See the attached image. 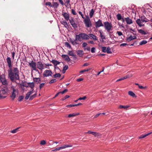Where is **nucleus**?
<instances>
[{"mask_svg":"<svg viewBox=\"0 0 152 152\" xmlns=\"http://www.w3.org/2000/svg\"><path fill=\"white\" fill-rule=\"evenodd\" d=\"M7 72L8 77L11 82H15L16 80H20L19 75L13 73L12 69L8 70Z\"/></svg>","mask_w":152,"mask_h":152,"instance_id":"nucleus-1","label":"nucleus"},{"mask_svg":"<svg viewBox=\"0 0 152 152\" xmlns=\"http://www.w3.org/2000/svg\"><path fill=\"white\" fill-rule=\"evenodd\" d=\"M104 26L105 29L107 31H109L112 28V24L108 21H106L104 23Z\"/></svg>","mask_w":152,"mask_h":152,"instance_id":"nucleus-2","label":"nucleus"},{"mask_svg":"<svg viewBox=\"0 0 152 152\" xmlns=\"http://www.w3.org/2000/svg\"><path fill=\"white\" fill-rule=\"evenodd\" d=\"M78 36L80 38L81 41L82 39H89V37L86 34L84 33H81Z\"/></svg>","mask_w":152,"mask_h":152,"instance_id":"nucleus-3","label":"nucleus"},{"mask_svg":"<svg viewBox=\"0 0 152 152\" xmlns=\"http://www.w3.org/2000/svg\"><path fill=\"white\" fill-rule=\"evenodd\" d=\"M84 22L86 25V26L88 28L91 26V24L90 20L88 17L84 20Z\"/></svg>","mask_w":152,"mask_h":152,"instance_id":"nucleus-4","label":"nucleus"},{"mask_svg":"<svg viewBox=\"0 0 152 152\" xmlns=\"http://www.w3.org/2000/svg\"><path fill=\"white\" fill-rule=\"evenodd\" d=\"M52 72L50 70H46L43 73V76L44 77H47L49 76H52Z\"/></svg>","mask_w":152,"mask_h":152,"instance_id":"nucleus-5","label":"nucleus"},{"mask_svg":"<svg viewBox=\"0 0 152 152\" xmlns=\"http://www.w3.org/2000/svg\"><path fill=\"white\" fill-rule=\"evenodd\" d=\"M29 65L30 67L32 68L33 70L39 72L38 70L36 69V63L34 62L33 61H32L30 63H29Z\"/></svg>","mask_w":152,"mask_h":152,"instance_id":"nucleus-6","label":"nucleus"},{"mask_svg":"<svg viewBox=\"0 0 152 152\" xmlns=\"http://www.w3.org/2000/svg\"><path fill=\"white\" fill-rule=\"evenodd\" d=\"M69 22L72 26L74 28L77 27V24L75 22V19L73 18H71L70 20H69Z\"/></svg>","mask_w":152,"mask_h":152,"instance_id":"nucleus-7","label":"nucleus"},{"mask_svg":"<svg viewBox=\"0 0 152 152\" xmlns=\"http://www.w3.org/2000/svg\"><path fill=\"white\" fill-rule=\"evenodd\" d=\"M95 26L96 28L103 26V25L102 23V21L100 19H99L97 21L95 22Z\"/></svg>","mask_w":152,"mask_h":152,"instance_id":"nucleus-8","label":"nucleus"},{"mask_svg":"<svg viewBox=\"0 0 152 152\" xmlns=\"http://www.w3.org/2000/svg\"><path fill=\"white\" fill-rule=\"evenodd\" d=\"M11 88L13 90V91L12 93V94L10 96V97L11 98L12 100H14L15 98L16 97V95L15 94V92L16 91V90L15 89L14 87L13 86H12L11 87Z\"/></svg>","mask_w":152,"mask_h":152,"instance_id":"nucleus-9","label":"nucleus"},{"mask_svg":"<svg viewBox=\"0 0 152 152\" xmlns=\"http://www.w3.org/2000/svg\"><path fill=\"white\" fill-rule=\"evenodd\" d=\"M37 68L39 69L42 70L45 68V66L43 64L41 61L37 62Z\"/></svg>","mask_w":152,"mask_h":152,"instance_id":"nucleus-10","label":"nucleus"},{"mask_svg":"<svg viewBox=\"0 0 152 152\" xmlns=\"http://www.w3.org/2000/svg\"><path fill=\"white\" fill-rule=\"evenodd\" d=\"M6 61L9 69H12V66L11 58L10 57H7Z\"/></svg>","mask_w":152,"mask_h":152,"instance_id":"nucleus-11","label":"nucleus"},{"mask_svg":"<svg viewBox=\"0 0 152 152\" xmlns=\"http://www.w3.org/2000/svg\"><path fill=\"white\" fill-rule=\"evenodd\" d=\"M62 15L66 20L68 21L69 20V16L68 14L65 12H62Z\"/></svg>","mask_w":152,"mask_h":152,"instance_id":"nucleus-12","label":"nucleus"},{"mask_svg":"<svg viewBox=\"0 0 152 152\" xmlns=\"http://www.w3.org/2000/svg\"><path fill=\"white\" fill-rule=\"evenodd\" d=\"M125 20L128 24H130L133 23L132 20L128 17L125 18Z\"/></svg>","mask_w":152,"mask_h":152,"instance_id":"nucleus-13","label":"nucleus"},{"mask_svg":"<svg viewBox=\"0 0 152 152\" xmlns=\"http://www.w3.org/2000/svg\"><path fill=\"white\" fill-rule=\"evenodd\" d=\"M28 86L31 88L30 91L33 92L34 90V83H28Z\"/></svg>","mask_w":152,"mask_h":152,"instance_id":"nucleus-14","label":"nucleus"},{"mask_svg":"<svg viewBox=\"0 0 152 152\" xmlns=\"http://www.w3.org/2000/svg\"><path fill=\"white\" fill-rule=\"evenodd\" d=\"M62 58H65L66 61L69 62L70 61V59L69 56L67 55H62L61 56Z\"/></svg>","mask_w":152,"mask_h":152,"instance_id":"nucleus-15","label":"nucleus"},{"mask_svg":"<svg viewBox=\"0 0 152 152\" xmlns=\"http://www.w3.org/2000/svg\"><path fill=\"white\" fill-rule=\"evenodd\" d=\"M67 54L70 56H72L74 57L73 58L74 59H75L76 57V55L74 54V53L72 51H70L68 50L67 52Z\"/></svg>","mask_w":152,"mask_h":152,"instance_id":"nucleus-16","label":"nucleus"},{"mask_svg":"<svg viewBox=\"0 0 152 152\" xmlns=\"http://www.w3.org/2000/svg\"><path fill=\"white\" fill-rule=\"evenodd\" d=\"M136 23L140 27L144 26V24H142V21L140 19H138L136 21Z\"/></svg>","mask_w":152,"mask_h":152,"instance_id":"nucleus-17","label":"nucleus"},{"mask_svg":"<svg viewBox=\"0 0 152 152\" xmlns=\"http://www.w3.org/2000/svg\"><path fill=\"white\" fill-rule=\"evenodd\" d=\"M137 38V37L135 36H130L127 39V40L129 42L130 41L134 39H136Z\"/></svg>","mask_w":152,"mask_h":152,"instance_id":"nucleus-18","label":"nucleus"},{"mask_svg":"<svg viewBox=\"0 0 152 152\" xmlns=\"http://www.w3.org/2000/svg\"><path fill=\"white\" fill-rule=\"evenodd\" d=\"M141 20L142 22H147L148 21V19H147L146 18V17H145V16H141Z\"/></svg>","mask_w":152,"mask_h":152,"instance_id":"nucleus-19","label":"nucleus"},{"mask_svg":"<svg viewBox=\"0 0 152 152\" xmlns=\"http://www.w3.org/2000/svg\"><path fill=\"white\" fill-rule=\"evenodd\" d=\"M12 71L13 73H15L16 74L19 75V71L17 68H14Z\"/></svg>","mask_w":152,"mask_h":152,"instance_id":"nucleus-20","label":"nucleus"},{"mask_svg":"<svg viewBox=\"0 0 152 152\" xmlns=\"http://www.w3.org/2000/svg\"><path fill=\"white\" fill-rule=\"evenodd\" d=\"M33 93V92L31 91H30L29 92H28L26 94V96L25 97V99L26 100H27L29 97L30 95L32 94Z\"/></svg>","mask_w":152,"mask_h":152,"instance_id":"nucleus-21","label":"nucleus"},{"mask_svg":"<svg viewBox=\"0 0 152 152\" xmlns=\"http://www.w3.org/2000/svg\"><path fill=\"white\" fill-rule=\"evenodd\" d=\"M152 133V132H150L149 133H148V134H145V135H141L140 137H139L138 138L139 139L144 138L145 137L147 136L148 135Z\"/></svg>","mask_w":152,"mask_h":152,"instance_id":"nucleus-22","label":"nucleus"},{"mask_svg":"<svg viewBox=\"0 0 152 152\" xmlns=\"http://www.w3.org/2000/svg\"><path fill=\"white\" fill-rule=\"evenodd\" d=\"M77 53L80 57H82L83 55V51L81 50H78Z\"/></svg>","mask_w":152,"mask_h":152,"instance_id":"nucleus-23","label":"nucleus"},{"mask_svg":"<svg viewBox=\"0 0 152 152\" xmlns=\"http://www.w3.org/2000/svg\"><path fill=\"white\" fill-rule=\"evenodd\" d=\"M128 94L129 95L132 96L133 97H136V95L132 91H129L128 92Z\"/></svg>","mask_w":152,"mask_h":152,"instance_id":"nucleus-24","label":"nucleus"},{"mask_svg":"<svg viewBox=\"0 0 152 152\" xmlns=\"http://www.w3.org/2000/svg\"><path fill=\"white\" fill-rule=\"evenodd\" d=\"M138 32L142 35H145L146 34V32L144 30L140 29H138Z\"/></svg>","mask_w":152,"mask_h":152,"instance_id":"nucleus-25","label":"nucleus"},{"mask_svg":"<svg viewBox=\"0 0 152 152\" xmlns=\"http://www.w3.org/2000/svg\"><path fill=\"white\" fill-rule=\"evenodd\" d=\"M51 62L55 66L59 64L60 63V62L55 60H52L51 61Z\"/></svg>","mask_w":152,"mask_h":152,"instance_id":"nucleus-26","label":"nucleus"},{"mask_svg":"<svg viewBox=\"0 0 152 152\" xmlns=\"http://www.w3.org/2000/svg\"><path fill=\"white\" fill-rule=\"evenodd\" d=\"M79 115V113H73L72 114H70L68 115V117L69 118H70L72 117H74L76 115Z\"/></svg>","mask_w":152,"mask_h":152,"instance_id":"nucleus-27","label":"nucleus"},{"mask_svg":"<svg viewBox=\"0 0 152 152\" xmlns=\"http://www.w3.org/2000/svg\"><path fill=\"white\" fill-rule=\"evenodd\" d=\"M33 80L34 82H37L38 83H40L41 80L40 78L39 77L34 78H33Z\"/></svg>","mask_w":152,"mask_h":152,"instance_id":"nucleus-28","label":"nucleus"},{"mask_svg":"<svg viewBox=\"0 0 152 152\" xmlns=\"http://www.w3.org/2000/svg\"><path fill=\"white\" fill-rule=\"evenodd\" d=\"M89 36L90 37L92 38L94 40H96L97 39L96 38V36L92 34H90Z\"/></svg>","mask_w":152,"mask_h":152,"instance_id":"nucleus-29","label":"nucleus"},{"mask_svg":"<svg viewBox=\"0 0 152 152\" xmlns=\"http://www.w3.org/2000/svg\"><path fill=\"white\" fill-rule=\"evenodd\" d=\"M86 133H88L89 134H91L92 135H94L95 136H96L97 133L96 132H91L90 130L88 131V132Z\"/></svg>","mask_w":152,"mask_h":152,"instance_id":"nucleus-30","label":"nucleus"},{"mask_svg":"<svg viewBox=\"0 0 152 152\" xmlns=\"http://www.w3.org/2000/svg\"><path fill=\"white\" fill-rule=\"evenodd\" d=\"M129 75H127V76H126V77H122L121 78H120V79H118L117 80H116V82H118V81H121V80H123L125 79H126L128 78H129Z\"/></svg>","mask_w":152,"mask_h":152,"instance_id":"nucleus-31","label":"nucleus"},{"mask_svg":"<svg viewBox=\"0 0 152 152\" xmlns=\"http://www.w3.org/2000/svg\"><path fill=\"white\" fill-rule=\"evenodd\" d=\"M61 76V74L59 73H57L53 76V77L55 78H59Z\"/></svg>","mask_w":152,"mask_h":152,"instance_id":"nucleus-32","label":"nucleus"},{"mask_svg":"<svg viewBox=\"0 0 152 152\" xmlns=\"http://www.w3.org/2000/svg\"><path fill=\"white\" fill-rule=\"evenodd\" d=\"M53 5L54 8H56L58 6V4L56 2H53Z\"/></svg>","mask_w":152,"mask_h":152,"instance_id":"nucleus-33","label":"nucleus"},{"mask_svg":"<svg viewBox=\"0 0 152 152\" xmlns=\"http://www.w3.org/2000/svg\"><path fill=\"white\" fill-rule=\"evenodd\" d=\"M20 128V127L17 128L13 130H12L11 131V132L12 133H13V134L16 133L18 131V129Z\"/></svg>","mask_w":152,"mask_h":152,"instance_id":"nucleus-34","label":"nucleus"},{"mask_svg":"<svg viewBox=\"0 0 152 152\" xmlns=\"http://www.w3.org/2000/svg\"><path fill=\"white\" fill-rule=\"evenodd\" d=\"M94 11L93 9H91L89 15L90 18H92L94 14Z\"/></svg>","mask_w":152,"mask_h":152,"instance_id":"nucleus-35","label":"nucleus"},{"mask_svg":"<svg viewBox=\"0 0 152 152\" xmlns=\"http://www.w3.org/2000/svg\"><path fill=\"white\" fill-rule=\"evenodd\" d=\"M76 42V41L78 40L79 41L81 42V39L80 38L79 36H78V35H76L75 36V39L74 40Z\"/></svg>","mask_w":152,"mask_h":152,"instance_id":"nucleus-36","label":"nucleus"},{"mask_svg":"<svg viewBox=\"0 0 152 152\" xmlns=\"http://www.w3.org/2000/svg\"><path fill=\"white\" fill-rule=\"evenodd\" d=\"M70 41L71 43L73 45H75L77 44V43L76 42H75V41L72 40L71 39H70Z\"/></svg>","mask_w":152,"mask_h":152,"instance_id":"nucleus-37","label":"nucleus"},{"mask_svg":"<svg viewBox=\"0 0 152 152\" xmlns=\"http://www.w3.org/2000/svg\"><path fill=\"white\" fill-rule=\"evenodd\" d=\"M107 52L108 53H112L110 48L109 47H108L107 48Z\"/></svg>","mask_w":152,"mask_h":152,"instance_id":"nucleus-38","label":"nucleus"},{"mask_svg":"<svg viewBox=\"0 0 152 152\" xmlns=\"http://www.w3.org/2000/svg\"><path fill=\"white\" fill-rule=\"evenodd\" d=\"M37 94V93H36L32 95V96H30V98H29V100H32L36 96Z\"/></svg>","mask_w":152,"mask_h":152,"instance_id":"nucleus-39","label":"nucleus"},{"mask_svg":"<svg viewBox=\"0 0 152 152\" xmlns=\"http://www.w3.org/2000/svg\"><path fill=\"white\" fill-rule=\"evenodd\" d=\"M147 42V41L145 40H143L142 41L140 42V45H142L146 44Z\"/></svg>","mask_w":152,"mask_h":152,"instance_id":"nucleus-40","label":"nucleus"},{"mask_svg":"<svg viewBox=\"0 0 152 152\" xmlns=\"http://www.w3.org/2000/svg\"><path fill=\"white\" fill-rule=\"evenodd\" d=\"M61 23L63 25L66 27L68 26L67 23L65 21H63L62 22H61Z\"/></svg>","mask_w":152,"mask_h":152,"instance_id":"nucleus-41","label":"nucleus"},{"mask_svg":"<svg viewBox=\"0 0 152 152\" xmlns=\"http://www.w3.org/2000/svg\"><path fill=\"white\" fill-rule=\"evenodd\" d=\"M90 70H91L90 68L88 69H84V70H83L80 71V73H83L84 72H88Z\"/></svg>","mask_w":152,"mask_h":152,"instance_id":"nucleus-42","label":"nucleus"},{"mask_svg":"<svg viewBox=\"0 0 152 152\" xmlns=\"http://www.w3.org/2000/svg\"><path fill=\"white\" fill-rule=\"evenodd\" d=\"M117 18L118 20H121V16L120 14H118L116 15Z\"/></svg>","mask_w":152,"mask_h":152,"instance_id":"nucleus-43","label":"nucleus"},{"mask_svg":"<svg viewBox=\"0 0 152 152\" xmlns=\"http://www.w3.org/2000/svg\"><path fill=\"white\" fill-rule=\"evenodd\" d=\"M102 51L104 53H106L107 52V48L106 47H102Z\"/></svg>","mask_w":152,"mask_h":152,"instance_id":"nucleus-44","label":"nucleus"},{"mask_svg":"<svg viewBox=\"0 0 152 152\" xmlns=\"http://www.w3.org/2000/svg\"><path fill=\"white\" fill-rule=\"evenodd\" d=\"M65 44L67 47H69V48H71V46L69 44V43H68V42H65Z\"/></svg>","mask_w":152,"mask_h":152,"instance_id":"nucleus-45","label":"nucleus"},{"mask_svg":"<svg viewBox=\"0 0 152 152\" xmlns=\"http://www.w3.org/2000/svg\"><path fill=\"white\" fill-rule=\"evenodd\" d=\"M70 1L69 0H68L66 1V2L65 3V5L66 7H67L68 6H69V3Z\"/></svg>","mask_w":152,"mask_h":152,"instance_id":"nucleus-46","label":"nucleus"},{"mask_svg":"<svg viewBox=\"0 0 152 152\" xmlns=\"http://www.w3.org/2000/svg\"><path fill=\"white\" fill-rule=\"evenodd\" d=\"M128 107V106H126L123 105H120L119 106V108L120 109L124 108V109H126Z\"/></svg>","mask_w":152,"mask_h":152,"instance_id":"nucleus-47","label":"nucleus"},{"mask_svg":"<svg viewBox=\"0 0 152 152\" xmlns=\"http://www.w3.org/2000/svg\"><path fill=\"white\" fill-rule=\"evenodd\" d=\"M69 95H66L65 96V97H64V98H62L61 99V100L62 101H64V100H65L67 98H69Z\"/></svg>","mask_w":152,"mask_h":152,"instance_id":"nucleus-48","label":"nucleus"},{"mask_svg":"<svg viewBox=\"0 0 152 152\" xmlns=\"http://www.w3.org/2000/svg\"><path fill=\"white\" fill-rule=\"evenodd\" d=\"M68 91V90L67 89H65L64 91H62L60 92V94H63L64 93Z\"/></svg>","mask_w":152,"mask_h":152,"instance_id":"nucleus-49","label":"nucleus"},{"mask_svg":"<svg viewBox=\"0 0 152 152\" xmlns=\"http://www.w3.org/2000/svg\"><path fill=\"white\" fill-rule=\"evenodd\" d=\"M56 81V80L55 79H53L51 80L49 82L50 84H51L54 83Z\"/></svg>","mask_w":152,"mask_h":152,"instance_id":"nucleus-50","label":"nucleus"},{"mask_svg":"<svg viewBox=\"0 0 152 152\" xmlns=\"http://www.w3.org/2000/svg\"><path fill=\"white\" fill-rule=\"evenodd\" d=\"M45 85V83H42L40 84L39 86V88L41 89L42 88H43Z\"/></svg>","mask_w":152,"mask_h":152,"instance_id":"nucleus-51","label":"nucleus"},{"mask_svg":"<svg viewBox=\"0 0 152 152\" xmlns=\"http://www.w3.org/2000/svg\"><path fill=\"white\" fill-rule=\"evenodd\" d=\"M46 143V142L45 140H43L40 142V144L41 145H44Z\"/></svg>","mask_w":152,"mask_h":152,"instance_id":"nucleus-52","label":"nucleus"},{"mask_svg":"<svg viewBox=\"0 0 152 152\" xmlns=\"http://www.w3.org/2000/svg\"><path fill=\"white\" fill-rule=\"evenodd\" d=\"M45 4L46 5L49 6L50 7H52L51 3L50 2H47Z\"/></svg>","mask_w":152,"mask_h":152,"instance_id":"nucleus-53","label":"nucleus"},{"mask_svg":"<svg viewBox=\"0 0 152 152\" xmlns=\"http://www.w3.org/2000/svg\"><path fill=\"white\" fill-rule=\"evenodd\" d=\"M78 13L83 18V19L84 18V16H83V14L82 12H81L80 11H78Z\"/></svg>","mask_w":152,"mask_h":152,"instance_id":"nucleus-54","label":"nucleus"},{"mask_svg":"<svg viewBox=\"0 0 152 152\" xmlns=\"http://www.w3.org/2000/svg\"><path fill=\"white\" fill-rule=\"evenodd\" d=\"M86 98V96H84L83 97H80L77 100H85Z\"/></svg>","mask_w":152,"mask_h":152,"instance_id":"nucleus-55","label":"nucleus"},{"mask_svg":"<svg viewBox=\"0 0 152 152\" xmlns=\"http://www.w3.org/2000/svg\"><path fill=\"white\" fill-rule=\"evenodd\" d=\"M68 68V66L67 65H66L64 67L63 69V71H66L67 69Z\"/></svg>","mask_w":152,"mask_h":152,"instance_id":"nucleus-56","label":"nucleus"},{"mask_svg":"<svg viewBox=\"0 0 152 152\" xmlns=\"http://www.w3.org/2000/svg\"><path fill=\"white\" fill-rule=\"evenodd\" d=\"M60 149H61L60 148V147H58V148H56V149H54V150H52V151H59V150Z\"/></svg>","mask_w":152,"mask_h":152,"instance_id":"nucleus-57","label":"nucleus"},{"mask_svg":"<svg viewBox=\"0 0 152 152\" xmlns=\"http://www.w3.org/2000/svg\"><path fill=\"white\" fill-rule=\"evenodd\" d=\"M72 13L74 15H76L77 14L75 10L73 9L72 10Z\"/></svg>","mask_w":152,"mask_h":152,"instance_id":"nucleus-58","label":"nucleus"},{"mask_svg":"<svg viewBox=\"0 0 152 152\" xmlns=\"http://www.w3.org/2000/svg\"><path fill=\"white\" fill-rule=\"evenodd\" d=\"M24 97L23 96H20L19 98L18 101L20 102L23 99Z\"/></svg>","mask_w":152,"mask_h":152,"instance_id":"nucleus-59","label":"nucleus"},{"mask_svg":"<svg viewBox=\"0 0 152 152\" xmlns=\"http://www.w3.org/2000/svg\"><path fill=\"white\" fill-rule=\"evenodd\" d=\"M12 53V58L13 59H14V56H15V51H13L12 52H11Z\"/></svg>","mask_w":152,"mask_h":152,"instance_id":"nucleus-60","label":"nucleus"},{"mask_svg":"<svg viewBox=\"0 0 152 152\" xmlns=\"http://www.w3.org/2000/svg\"><path fill=\"white\" fill-rule=\"evenodd\" d=\"M75 104H69V105H68L66 106V107H75Z\"/></svg>","mask_w":152,"mask_h":152,"instance_id":"nucleus-61","label":"nucleus"},{"mask_svg":"<svg viewBox=\"0 0 152 152\" xmlns=\"http://www.w3.org/2000/svg\"><path fill=\"white\" fill-rule=\"evenodd\" d=\"M95 48H91V52L92 53H94L95 52Z\"/></svg>","mask_w":152,"mask_h":152,"instance_id":"nucleus-62","label":"nucleus"},{"mask_svg":"<svg viewBox=\"0 0 152 152\" xmlns=\"http://www.w3.org/2000/svg\"><path fill=\"white\" fill-rule=\"evenodd\" d=\"M117 33L119 36H121L122 35V33L121 31H118L117 32Z\"/></svg>","mask_w":152,"mask_h":152,"instance_id":"nucleus-63","label":"nucleus"},{"mask_svg":"<svg viewBox=\"0 0 152 152\" xmlns=\"http://www.w3.org/2000/svg\"><path fill=\"white\" fill-rule=\"evenodd\" d=\"M87 45V44L86 42H84L82 44V46L83 47H86Z\"/></svg>","mask_w":152,"mask_h":152,"instance_id":"nucleus-64","label":"nucleus"}]
</instances>
